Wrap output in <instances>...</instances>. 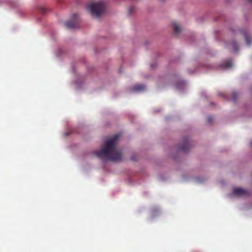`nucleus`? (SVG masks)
I'll use <instances>...</instances> for the list:
<instances>
[{
    "label": "nucleus",
    "mask_w": 252,
    "mask_h": 252,
    "mask_svg": "<svg viewBox=\"0 0 252 252\" xmlns=\"http://www.w3.org/2000/svg\"><path fill=\"white\" fill-rule=\"evenodd\" d=\"M119 134H116L107 139L104 145V147L94 152V154L102 159H107L111 161H120L122 159L121 152L117 147V142L119 137Z\"/></svg>",
    "instance_id": "obj_1"
},
{
    "label": "nucleus",
    "mask_w": 252,
    "mask_h": 252,
    "mask_svg": "<svg viewBox=\"0 0 252 252\" xmlns=\"http://www.w3.org/2000/svg\"><path fill=\"white\" fill-rule=\"evenodd\" d=\"M87 8L93 16L98 18L104 12L105 5L103 2L99 1L89 4Z\"/></svg>",
    "instance_id": "obj_2"
},
{
    "label": "nucleus",
    "mask_w": 252,
    "mask_h": 252,
    "mask_svg": "<svg viewBox=\"0 0 252 252\" xmlns=\"http://www.w3.org/2000/svg\"><path fill=\"white\" fill-rule=\"evenodd\" d=\"M233 193L239 197H245L249 195V192L242 188H235L233 190Z\"/></svg>",
    "instance_id": "obj_3"
},
{
    "label": "nucleus",
    "mask_w": 252,
    "mask_h": 252,
    "mask_svg": "<svg viewBox=\"0 0 252 252\" xmlns=\"http://www.w3.org/2000/svg\"><path fill=\"white\" fill-rule=\"evenodd\" d=\"M189 142V139L188 138H185L183 143L179 147V150L184 153L187 152L190 147Z\"/></svg>",
    "instance_id": "obj_4"
},
{
    "label": "nucleus",
    "mask_w": 252,
    "mask_h": 252,
    "mask_svg": "<svg viewBox=\"0 0 252 252\" xmlns=\"http://www.w3.org/2000/svg\"><path fill=\"white\" fill-rule=\"evenodd\" d=\"M238 32L244 35L247 45L250 46L252 43V36L249 35L245 30L241 29L238 30Z\"/></svg>",
    "instance_id": "obj_5"
},
{
    "label": "nucleus",
    "mask_w": 252,
    "mask_h": 252,
    "mask_svg": "<svg viewBox=\"0 0 252 252\" xmlns=\"http://www.w3.org/2000/svg\"><path fill=\"white\" fill-rule=\"evenodd\" d=\"M146 88L144 85L137 84L133 87L131 90L133 92H141L145 90Z\"/></svg>",
    "instance_id": "obj_6"
},
{
    "label": "nucleus",
    "mask_w": 252,
    "mask_h": 252,
    "mask_svg": "<svg viewBox=\"0 0 252 252\" xmlns=\"http://www.w3.org/2000/svg\"><path fill=\"white\" fill-rule=\"evenodd\" d=\"M172 27L174 33L176 35H178L182 31L181 27L176 23H173L172 24Z\"/></svg>",
    "instance_id": "obj_7"
},
{
    "label": "nucleus",
    "mask_w": 252,
    "mask_h": 252,
    "mask_svg": "<svg viewBox=\"0 0 252 252\" xmlns=\"http://www.w3.org/2000/svg\"><path fill=\"white\" fill-rule=\"evenodd\" d=\"M65 26L69 29H73L77 28V24L74 21H67L65 22Z\"/></svg>",
    "instance_id": "obj_8"
},
{
    "label": "nucleus",
    "mask_w": 252,
    "mask_h": 252,
    "mask_svg": "<svg viewBox=\"0 0 252 252\" xmlns=\"http://www.w3.org/2000/svg\"><path fill=\"white\" fill-rule=\"evenodd\" d=\"M231 45L232 47L233 48L234 52L237 53L239 51V46L238 43L236 41H232L231 43Z\"/></svg>",
    "instance_id": "obj_9"
},
{
    "label": "nucleus",
    "mask_w": 252,
    "mask_h": 252,
    "mask_svg": "<svg viewBox=\"0 0 252 252\" xmlns=\"http://www.w3.org/2000/svg\"><path fill=\"white\" fill-rule=\"evenodd\" d=\"M221 67L224 69H227L231 68L233 64H221Z\"/></svg>",
    "instance_id": "obj_10"
},
{
    "label": "nucleus",
    "mask_w": 252,
    "mask_h": 252,
    "mask_svg": "<svg viewBox=\"0 0 252 252\" xmlns=\"http://www.w3.org/2000/svg\"><path fill=\"white\" fill-rule=\"evenodd\" d=\"M238 96V94L236 92H233L232 93V98L234 102L236 101Z\"/></svg>",
    "instance_id": "obj_11"
},
{
    "label": "nucleus",
    "mask_w": 252,
    "mask_h": 252,
    "mask_svg": "<svg viewBox=\"0 0 252 252\" xmlns=\"http://www.w3.org/2000/svg\"><path fill=\"white\" fill-rule=\"evenodd\" d=\"M134 6H130L128 9V13L129 15H131L133 13V12L134 10Z\"/></svg>",
    "instance_id": "obj_12"
},
{
    "label": "nucleus",
    "mask_w": 252,
    "mask_h": 252,
    "mask_svg": "<svg viewBox=\"0 0 252 252\" xmlns=\"http://www.w3.org/2000/svg\"><path fill=\"white\" fill-rule=\"evenodd\" d=\"M213 120L214 118L212 116H209L207 118V122L208 123H211Z\"/></svg>",
    "instance_id": "obj_13"
},
{
    "label": "nucleus",
    "mask_w": 252,
    "mask_h": 252,
    "mask_svg": "<svg viewBox=\"0 0 252 252\" xmlns=\"http://www.w3.org/2000/svg\"><path fill=\"white\" fill-rule=\"evenodd\" d=\"M63 51L61 49L59 48L58 49L57 52L56 53V56H59L62 53Z\"/></svg>",
    "instance_id": "obj_14"
},
{
    "label": "nucleus",
    "mask_w": 252,
    "mask_h": 252,
    "mask_svg": "<svg viewBox=\"0 0 252 252\" xmlns=\"http://www.w3.org/2000/svg\"><path fill=\"white\" fill-rule=\"evenodd\" d=\"M225 63H232V61L231 59H229Z\"/></svg>",
    "instance_id": "obj_15"
},
{
    "label": "nucleus",
    "mask_w": 252,
    "mask_h": 252,
    "mask_svg": "<svg viewBox=\"0 0 252 252\" xmlns=\"http://www.w3.org/2000/svg\"><path fill=\"white\" fill-rule=\"evenodd\" d=\"M41 11L42 13H44L45 12V10L43 8H41Z\"/></svg>",
    "instance_id": "obj_16"
},
{
    "label": "nucleus",
    "mask_w": 252,
    "mask_h": 252,
    "mask_svg": "<svg viewBox=\"0 0 252 252\" xmlns=\"http://www.w3.org/2000/svg\"><path fill=\"white\" fill-rule=\"evenodd\" d=\"M73 16L74 18H76L77 17V14H74L73 15Z\"/></svg>",
    "instance_id": "obj_17"
},
{
    "label": "nucleus",
    "mask_w": 252,
    "mask_h": 252,
    "mask_svg": "<svg viewBox=\"0 0 252 252\" xmlns=\"http://www.w3.org/2000/svg\"><path fill=\"white\" fill-rule=\"evenodd\" d=\"M252 3V0H249Z\"/></svg>",
    "instance_id": "obj_18"
},
{
    "label": "nucleus",
    "mask_w": 252,
    "mask_h": 252,
    "mask_svg": "<svg viewBox=\"0 0 252 252\" xmlns=\"http://www.w3.org/2000/svg\"><path fill=\"white\" fill-rule=\"evenodd\" d=\"M165 0H161V1H164Z\"/></svg>",
    "instance_id": "obj_19"
}]
</instances>
